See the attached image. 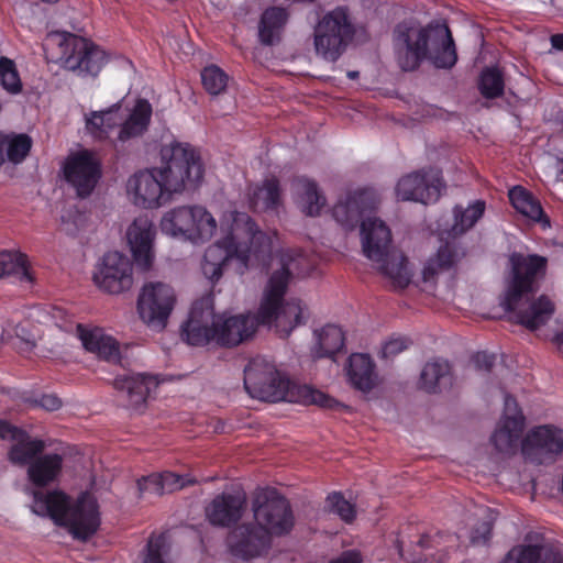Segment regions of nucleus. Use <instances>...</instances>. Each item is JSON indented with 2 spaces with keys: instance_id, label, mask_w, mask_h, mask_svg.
Here are the masks:
<instances>
[{
  "instance_id": "34",
  "label": "nucleus",
  "mask_w": 563,
  "mask_h": 563,
  "mask_svg": "<svg viewBox=\"0 0 563 563\" xmlns=\"http://www.w3.org/2000/svg\"><path fill=\"white\" fill-rule=\"evenodd\" d=\"M509 199L514 208L526 218L541 222L543 227H549L550 222L544 216L540 202L525 188L516 186L509 190Z\"/></svg>"
},
{
  "instance_id": "49",
  "label": "nucleus",
  "mask_w": 563,
  "mask_h": 563,
  "mask_svg": "<svg viewBox=\"0 0 563 563\" xmlns=\"http://www.w3.org/2000/svg\"><path fill=\"white\" fill-rule=\"evenodd\" d=\"M141 492H147L154 495H163L161 474H152L143 477L137 483Z\"/></svg>"
},
{
  "instance_id": "37",
  "label": "nucleus",
  "mask_w": 563,
  "mask_h": 563,
  "mask_svg": "<svg viewBox=\"0 0 563 563\" xmlns=\"http://www.w3.org/2000/svg\"><path fill=\"white\" fill-rule=\"evenodd\" d=\"M1 255H5V262L1 265L3 271V277L9 276L15 279L20 284L31 285L33 283V276L30 271L27 257L20 252L3 251Z\"/></svg>"
},
{
  "instance_id": "32",
  "label": "nucleus",
  "mask_w": 563,
  "mask_h": 563,
  "mask_svg": "<svg viewBox=\"0 0 563 563\" xmlns=\"http://www.w3.org/2000/svg\"><path fill=\"white\" fill-rule=\"evenodd\" d=\"M32 147V139L25 133L0 132V166L9 162L13 165L22 163Z\"/></svg>"
},
{
  "instance_id": "54",
  "label": "nucleus",
  "mask_w": 563,
  "mask_h": 563,
  "mask_svg": "<svg viewBox=\"0 0 563 563\" xmlns=\"http://www.w3.org/2000/svg\"><path fill=\"white\" fill-rule=\"evenodd\" d=\"M474 362L478 368L489 369L494 364V356L485 352H479L474 356Z\"/></svg>"
},
{
  "instance_id": "52",
  "label": "nucleus",
  "mask_w": 563,
  "mask_h": 563,
  "mask_svg": "<svg viewBox=\"0 0 563 563\" xmlns=\"http://www.w3.org/2000/svg\"><path fill=\"white\" fill-rule=\"evenodd\" d=\"M22 430L11 426L4 420H0V438L8 441H14L18 437L22 435Z\"/></svg>"
},
{
  "instance_id": "56",
  "label": "nucleus",
  "mask_w": 563,
  "mask_h": 563,
  "mask_svg": "<svg viewBox=\"0 0 563 563\" xmlns=\"http://www.w3.org/2000/svg\"><path fill=\"white\" fill-rule=\"evenodd\" d=\"M15 335L26 343L33 344L35 341V334L30 331H26L25 327L22 324L16 325Z\"/></svg>"
},
{
  "instance_id": "42",
  "label": "nucleus",
  "mask_w": 563,
  "mask_h": 563,
  "mask_svg": "<svg viewBox=\"0 0 563 563\" xmlns=\"http://www.w3.org/2000/svg\"><path fill=\"white\" fill-rule=\"evenodd\" d=\"M201 81L210 95L218 96L225 91L229 76L220 67L210 65L202 69Z\"/></svg>"
},
{
  "instance_id": "55",
  "label": "nucleus",
  "mask_w": 563,
  "mask_h": 563,
  "mask_svg": "<svg viewBox=\"0 0 563 563\" xmlns=\"http://www.w3.org/2000/svg\"><path fill=\"white\" fill-rule=\"evenodd\" d=\"M330 563H361V558L357 552L349 551L343 553L335 560H332Z\"/></svg>"
},
{
  "instance_id": "19",
  "label": "nucleus",
  "mask_w": 563,
  "mask_h": 563,
  "mask_svg": "<svg viewBox=\"0 0 563 563\" xmlns=\"http://www.w3.org/2000/svg\"><path fill=\"white\" fill-rule=\"evenodd\" d=\"M443 183L437 173H410L396 184V197L402 201L423 205L435 202L441 196Z\"/></svg>"
},
{
  "instance_id": "45",
  "label": "nucleus",
  "mask_w": 563,
  "mask_h": 563,
  "mask_svg": "<svg viewBox=\"0 0 563 563\" xmlns=\"http://www.w3.org/2000/svg\"><path fill=\"white\" fill-rule=\"evenodd\" d=\"M143 563H173L163 537H154L148 540Z\"/></svg>"
},
{
  "instance_id": "4",
  "label": "nucleus",
  "mask_w": 563,
  "mask_h": 563,
  "mask_svg": "<svg viewBox=\"0 0 563 563\" xmlns=\"http://www.w3.org/2000/svg\"><path fill=\"white\" fill-rule=\"evenodd\" d=\"M511 276L507 284L501 306L515 314L519 323L536 330L548 322L554 313V305L547 296L529 299L534 283L544 276L548 260L540 255L514 253L509 257Z\"/></svg>"
},
{
  "instance_id": "27",
  "label": "nucleus",
  "mask_w": 563,
  "mask_h": 563,
  "mask_svg": "<svg viewBox=\"0 0 563 563\" xmlns=\"http://www.w3.org/2000/svg\"><path fill=\"white\" fill-rule=\"evenodd\" d=\"M345 373L349 384L362 393H369L378 385L375 364L367 354L354 353L350 355Z\"/></svg>"
},
{
  "instance_id": "18",
  "label": "nucleus",
  "mask_w": 563,
  "mask_h": 563,
  "mask_svg": "<svg viewBox=\"0 0 563 563\" xmlns=\"http://www.w3.org/2000/svg\"><path fill=\"white\" fill-rule=\"evenodd\" d=\"M156 228L147 216L135 218L128 227L126 243L136 266L142 271H150L155 263Z\"/></svg>"
},
{
  "instance_id": "16",
  "label": "nucleus",
  "mask_w": 563,
  "mask_h": 563,
  "mask_svg": "<svg viewBox=\"0 0 563 563\" xmlns=\"http://www.w3.org/2000/svg\"><path fill=\"white\" fill-rule=\"evenodd\" d=\"M350 23L344 9L338 8L318 23L314 30V48L318 55L334 62L343 52L344 38L350 34Z\"/></svg>"
},
{
  "instance_id": "2",
  "label": "nucleus",
  "mask_w": 563,
  "mask_h": 563,
  "mask_svg": "<svg viewBox=\"0 0 563 563\" xmlns=\"http://www.w3.org/2000/svg\"><path fill=\"white\" fill-rule=\"evenodd\" d=\"M161 155L159 166L136 172L126 180V197L136 208L158 209L174 195L195 188L203 177L200 156L189 144H167Z\"/></svg>"
},
{
  "instance_id": "58",
  "label": "nucleus",
  "mask_w": 563,
  "mask_h": 563,
  "mask_svg": "<svg viewBox=\"0 0 563 563\" xmlns=\"http://www.w3.org/2000/svg\"><path fill=\"white\" fill-rule=\"evenodd\" d=\"M556 342L559 343L560 347H563V332L556 336Z\"/></svg>"
},
{
  "instance_id": "41",
  "label": "nucleus",
  "mask_w": 563,
  "mask_h": 563,
  "mask_svg": "<svg viewBox=\"0 0 563 563\" xmlns=\"http://www.w3.org/2000/svg\"><path fill=\"white\" fill-rule=\"evenodd\" d=\"M38 322L52 323L53 325L65 330L68 333L76 335V327L78 325L70 320L67 313L62 309L54 307L49 311H43L41 309H34L31 313Z\"/></svg>"
},
{
  "instance_id": "40",
  "label": "nucleus",
  "mask_w": 563,
  "mask_h": 563,
  "mask_svg": "<svg viewBox=\"0 0 563 563\" xmlns=\"http://www.w3.org/2000/svg\"><path fill=\"white\" fill-rule=\"evenodd\" d=\"M484 210L485 203L481 200L475 201L464 210L461 208H455V222L451 231L448 233L449 236L455 238L466 232L477 222L478 219L482 218Z\"/></svg>"
},
{
  "instance_id": "51",
  "label": "nucleus",
  "mask_w": 563,
  "mask_h": 563,
  "mask_svg": "<svg viewBox=\"0 0 563 563\" xmlns=\"http://www.w3.org/2000/svg\"><path fill=\"white\" fill-rule=\"evenodd\" d=\"M406 349L407 341L405 339H391L383 345L382 355L385 358H390L401 353Z\"/></svg>"
},
{
  "instance_id": "46",
  "label": "nucleus",
  "mask_w": 563,
  "mask_h": 563,
  "mask_svg": "<svg viewBox=\"0 0 563 563\" xmlns=\"http://www.w3.org/2000/svg\"><path fill=\"white\" fill-rule=\"evenodd\" d=\"M327 505L332 512L339 515L346 522L352 521L355 516L354 507L338 493L328 496Z\"/></svg>"
},
{
  "instance_id": "28",
  "label": "nucleus",
  "mask_w": 563,
  "mask_h": 563,
  "mask_svg": "<svg viewBox=\"0 0 563 563\" xmlns=\"http://www.w3.org/2000/svg\"><path fill=\"white\" fill-rule=\"evenodd\" d=\"M157 386V379L147 374H129L114 379V387L126 394L130 406L135 409L145 404Z\"/></svg>"
},
{
  "instance_id": "14",
  "label": "nucleus",
  "mask_w": 563,
  "mask_h": 563,
  "mask_svg": "<svg viewBox=\"0 0 563 563\" xmlns=\"http://www.w3.org/2000/svg\"><path fill=\"white\" fill-rule=\"evenodd\" d=\"M255 525L269 539L290 531L294 516L289 503L274 492H264L256 496L253 504Z\"/></svg>"
},
{
  "instance_id": "43",
  "label": "nucleus",
  "mask_w": 563,
  "mask_h": 563,
  "mask_svg": "<svg viewBox=\"0 0 563 563\" xmlns=\"http://www.w3.org/2000/svg\"><path fill=\"white\" fill-rule=\"evenodd\" d=\"M479 90L485 98H497L504 91V79L497 68L485 69L479 79Z\"/></svg>"
},
{
  "instance_id": "3",
  "label": "nucleus",
  "mask_w": 563,
  "mask_h": 563,
  "mask_svg": "<svg viewBox=\"0 0 563 563\" xmlns=\"http://www.w3.org/2000/svg\"><path fill=\"white\" fill-rule=\"evenodd\" d=\"M223 236L205 252L201 272L210 282H218L232 260L246 266L252 256L269 251L272 236L256 230L246 213L229 210L221 219Z\"/></svg>"
},
{
  "instance_id": "59",
  "label": "nucleus",
  "mask_w": 563,
  "mask_h": 563,
  "mask_svg": "<svg viewBox=\"0 0 563 563\" xmlns=\"http://www.w3.org/2000/svg\"><path fill=\"white\" fill-rule=\"evenodd\" d=\"M347 76H349V78H351V79H355V78L358 76V73H357V71H349V73H347Z\"/></svg>"
},
{
  "instance_id": "11",
  "label": "nucleus",
  "mask_w": 563,
  "mask_h": 563,
  "mask_svg": "<svg viewBox=\"0 0 563 563\" xmlns=\"http://www.w3.org/2000/svg\"><path fill=\"white\" fill-rule=\"evenodd\" d=\"M161 231L172 238L205 243L218 231V221L199 205L178 206L165 211L159 220Z\"/></svg>"
},
{
  "instance_id": "13",
  "label": "nucleus",
  "mask_w": 563,
  "mask_h": 563,
  "mask_svg": "<svg viewBox=\"0 0 563 563\" xmlns=\"http://www.w3.org/2000/svg\"><path fill=\"white\" fill-rule=\"evenodd\" d=\"M92 282L100 291L108 295L125 294L134 285L133 263L121 252H108L96 264Z\"/></svg>"
},
{
  "instance_id": "9",
  "label": "nucleus",
  "mask_w": 563,
  "mask_h": 563,
  "mask_svg": "<svg viewBox=\"0 0 563 563\" xmlns=\"http://www.w3.org/2000/svg\"><path fill=\"white\" fill-rule=\"evenodd\" d=\"M152 107L146 100H137L132 109L117 104L86 118V128L97 139L124 142L141 135L150 123Z\"/></svg>"
},
{
  "instance_id": "44",
  "label": "nucleus",
  "mask_w": 563,
  "mask_h": 563,
  "mask_svg": "<svg viewBox=\"0 0 563 563\" xmlns=\"http://www.w3.org/2000/svg\"><path fill=\"white\" fill-rule=\"evenodd\" d=\"M0 85L12 95L19 93L22 89L14 63L5 57L0 58Z\"/></svg>"
},
{
  "instance_id": "8",
  "label": "nucleus",
  "mask_w": 563,
  "mask_h": 563,
  "mask_svg": "<svg viewBox=\"0 0 563 563\" xmlns=\"http://www.w3.org/2000/svg\"><path fill=\"white\" fill-rule=\"evenodd\" d=\"M361 242L364 255L395 288L407 287L412 278V267L407 257L393 246L389 227L378 218H367L361 223Z\"/></svg>"
},
{
  "instance_id": "12",
  "label": "nucleus",
  "mask_w": 563,
  "mask_h": 563,
  "mask_svg": "<svg viewBox=\"0 0 563 563\" xmlns=\"http://www.w3.org/2000/svg\"><path fill=\"white\" fill-rule=\"evenodd\" d=\"M175 288L165 282L150 280L142 285L136 297L140 321L152 332H163L177 305Z\"/></svg>"
},
{
  "instance_id": "7",
  "label": "nucleus",
  "mask_w": 563,
  "mask_h": 563,
  "mask_svg": "<svg viewBox=\"0 0 563 563\" xmlns=\"http://www.w3.org/2000/svg\"><path fill=\"white\" fill-rule=\"evenodd\" d=\"M31 510L37 516L51 518L57 526L66 528L80 540L95 534L100 526L99 505L90 493L70 498L60 490L33 492Z\"/></svg>"
},
{
  "instance_id": "6",
  "label": "nucleus",
  "mask_w": 563,
  "mask_h": 563,
  "mask_svg": "<svg viewBox=\"0 0 563 563\" xmlns=\"http://www.w3.org/2000/svg\"><path fill=\"white\" fill-rule=\"evenodd\" d=\"M244 386L253 397L265 401L299 402L332 408L334 399L307 385L289 380L276 365L264 357H255L244 369Z\"/></svg>"
},
{
  "instance_id": "25",
  "label": "nucleus",
  "mask_w": 563,
  "mask_h": 563,
  "mask_svg": "<svg viewBox=\"0 0 563 563\" xmlns=\"http://www.w3.org/2000/svg\"><path fill=\"white\" fill-rule=\"evenodd\" d=\"M246 506L244 493L222 494L217 496L206 508V516L214 526H229L238 521Z\"/></svg>"
},
{
  "instance_id": "53",
  "label": "nucleus",
  "mask_w": 563,
  "mask_h": 563,
  "mask_svg": "<svg viewBox=\"0 0 563 563\" xmlns=\"http://www.w3.org/2000/svg\"><path fill=\"white\" fill-rule=\"evenodd\" d=\"M40 405L46 410L54 411L60 408L62 400L55 395H43Z\"/></svg>"
},
{
  "instance_id": "23",
  "label": "nucleus",
  "mask_w": 563,
  "mask_h": 563,
  "mask_svg": "<svg viewBox=\"0 0 563 563\" xmlns=\"http://www.w3.org/2000/svg\"><path fill=\"white\" fill-rule=\"evenodd\" d=\"M268 545L269 538L256 525L240 526L229 537V547L232 554L242 560L262 555Z\"/></svg>"
},
{
  "instance_id": "24",
  "label": "nucleus",
  "mask_w": 563,
  "mask_h": 563,
  "mask_svg": "<svg viewBox=\"0 0 563 563\" xmlns=\"http://www.w3.org/2000/svg\"><path fill=\"white\" fill-rule=\"evenodd\" d=\"M523 430V417L512 398L505 400V416L492 435V441L499 452L512 451Z\"/></svg>"
},
{
  "instance_id": "38",
  "label": "nucleus",
  "mask_w": 563,
  "mask_h": 563,
  "mask_svg": "<svg viewBox=\"0 0 563 563\" xmlns=\"http://www.w3.org/2000/svg\"><path fill=\"white\" fill-rule=\"evenodd\" d=\"M459 260V254L445 244L440 247L438 253L430 257L422 268V279L432 282L441 272L452 267Z\"/></svg>"
},
{
  "instance_id": "39",
  "label": "nucleus",
  "mask_w": 563,
  "mask_h": 563,
  "mask_svg": "<svg viewBox=\"0 0 563 563\" xmlns=\"http://www.w3.org/2000/svg\"><path fill=\"white\" fill-rule=\"evenodd\" d=\"M280 202V194L276 179H266L262 186L251 194V203L256 210L275 209Z\"/></svg>"
},
{
  "instance_id": "31",
  "label": "nucleus",
  "mask_w": 563,
  "mask_h": 563,
  "mask_svg": "<svg viewBox=\"0 0 563 563\" xmlns=\"http://www.w3.org/2000/svg\"><path fill=\"white\" fill-rule=\"evenodd\" d=\"M297 206L307 216H318L325 206V198L317 185L307 179L299 178L292 185Z\"/></svg>"
},
{
  "instance_id": "1",
  "label": "nucleus",
  "mask_w": 563,
  "mask_h": 563,
  "mask_svg": "<svg viewBox=\"0 0 563 563\" xmlns=\"http://www.w3.org/2000/svg\"><path fill=\"white\" fill-rule=\"evenodd\" d=\"M271 276L264 289L256 316L221 313L218 343L234 346L254 335L260 324L287 338L307 318V308L299 299L285 301L284 295L292 274L298 271V260L282 253L271 260Z\"/></svg>"
},
{
  "instance_id": "15",
  "label": "nucleus",
  "mask_w": 563,
  "mask_h": 563,
  "mask_svg": "<svg viewBox=\"0 0 563 563\" xmlns=\"http://www.w3.org/2000/svg\"><path fill=\"white\" fill-rule=\"evenodd\" d=\"M221 313H216L211 297L197 300L181 327V338L189 345L202 346L210 342L218 343Z\"/></svg>"
},
{
  "instance_id": "35",
  "label": "nucleus",
  "mask_w": 563,
  "mask_h": 563,
  "mask_svg": "<svg viewBox=\"0 0 563 563\" xmlns=\"http://www.w3.org/2000/svg\"><path fill=\"white\" fill-rule=\"evenodd\" d=\"M286 22L287 13L285 10L275 7L265 10L258 25L261 42L266 45L277 42Z\"/></svg>"
},
{
  "instance_id": "29",
  "label": "nucleus",
  "mask_w": 563,
  "mask_h": 563,
  "mask_svg": "<svg viewBox=\"0 0 563 563\" xmlns=\"http://www.w3.org/2000/svg\"><path fill=\"white\" fill-rule=\"evenodd\" d=\"M453 384L450 364L444 360H433L424 364L419 388L427 393H439L449 389Z\"/></svg>"
},
{
  "instance_id": "33",
  "label": "nucleus",
  "mask_w": 563,
  "mask_h": 563,
  "mask_svg": "<svg viewBox=\"0 0 563 563\" xmlns=\"http://www.w3.org/2000/svg\"><path fill=\"white\" fill-rule=\"evenodd\" d=\"M63 459L58 454H46L35 459L27 468V477L35 486H46L57 479Z\"/></svg>"
},
{
  "instance_id": "10",
  "label": "nucleus",
  "mask_w": 563,
  "mask_h": 563,
  "mask_svg": "<svg viewBox=\"0 0 563 563\" xmlns=\"http://www.w3.org/2000/svg\"><path fill=\"white\" fill-rule=\"evenodd\" d=\"M47 47H58V62L81 77H96L107 63L106 53L87 38L67 32H52Z\"/></svg>"
},
{
  "instance_id": "48",
  "label": "nucleus",
  "mask_w": 563,
  "mask_h": 563,
  "mask_svg": "<svg viewBox=\"0 0 563 563\" xmlns=\"http://www.w3.org/2000/svg\"><path fill=\"white\" fill-rule=\"evenodd\" d=\"M86 218L78 211H69L67 214L62 217V230L69 235H74L79 232L84 227Z\"/></svg>"
},
{
  "instance_id": "17",
  "label": "nucleus",
  "mask_w": 563,
  "mask_h": 563,
  "mask_svg": "<svg viewBox=\"0 0 563 563\" xmlns=\"http://www.w3.org/2000/svg\"><path fill=\"white\" fill-rule=\"evenodd\" d=\"M66 180L81 197L88 196L101 176V164L97 155L88 150L70 153L63 166Z\"/></svg>"
},
{
  "instance_id": "20",
  "label": "nucleus",
  "mask_w": 563,
  "mask_h": 563,
  "mask_svg": "<svg viewBox=\"0 0 563 563\" xmlns=\"http://www.w3.org/2000/svg\"><path fill=\"white\" fill-rule=\"evenodd\" d=\"M499 563H563V553L542 534L528 533L523 541L509 550Z\"/></svg>"
},
{
  "instance_id": "21",
  "label": "nucleus",
  "mask_w": 563,
  "mask_h": 563,
  "mask_svg": "<svg viewBox=\"0 0 563 563\" xmlns=\"http://www.w3.org/2000/svg\"><path fill=\"white\" fill-rule=\"evenodd\" d=\"M562 452L563 430L552 424L533 428L522 441V453L539 463Z\"/></svg>"
},
{
  "instance_id": "50",
  "label": "nucleus",
  "mask_w": 563,
  "mask_h": 563,
  "mask_svg": "<svg viewBox=\"0 0 563 563\" xmlns=\"http://www.w3.org/2000/svg\"><path fill=\"white\" fill-rule=\"evenodd\" d=\"M481 512L483 514V517L486 518L487 510L482 509ZM492 531V522L487 519L483 520L479 526L472 532L471 534V541L472 543H485Z\"/></svg>"
},
{
  "instance_id": "36",
  "label": "nucleus",
  "mask_w": 563,
  "mask_h": 563,
  "mask_svg": "<svg viewBox=\"0 0 563 563\" xmlns=\"http://www.w3.org/2000/svg\"><path fill=\"white\" fill-rule=\"evenodd\" d=\"M44 450V442L31 439L24 431L18 437L9 451V459L12 463L24 465L31 464L35 456Z\"/></svg>"
},
{
  "instance_id": "47",
  "label": "nucleus",
  "mask_w": 563,
  "mask_h": 563,
  "mask_svg": "<svg viewBox=\"0 0 563 563\" xmlns=\"http://www.w3.org/2000/svg\"><path fill=\"white\" fill-rule=\"evenodd\" d=\"M163 494L173 493L185 486L191 485L195 481L188 476H179L172 472L161 474Z\"/></svg>"
},
{
  "instance_id": "5",
  "label": "nucleus",
  "mask_w": 563,
  "mask_h": 563,
  "mask_svg": "<svg viewBox=\"0 0 563 563\" xmlns=\"http://www.w3.org/2000/svg\"><path fill=\"white\" fill-rule=\"evenodd\" d=\"M394 45L404 70L415 69L422 58H429L438 68H450L457 59L452 34L444 24L423 29L401 23L395 30Z\"/></svg>"
},
{
  "instance_id": "26",
  "label": "nucleus",
  "mask_w": 563,
  "mask_h": 563,
  "mask_svg": "<svg viewBox=\"0 0 563 563\" xmlns=\"http://www.w3.org/2000/svg\"><path fill=\"white\" fill-rule=\"evenodd\" d=\"M76 336L82 346L99 358L108 362H118L121 356L119 343L114 338L104 333L99 328L87 329L82 325L76 327Z\"/></svg>"
},
{
  "instance_id": "57",
  "label": "nucleus",
  "mask_w": 563,
  "mask_h": 563,
  "mask_svg": "<svg viewBox=\"0 0 563 563\" xmlns=\"http://www.w3.org/2000/svg\"><path fill=\"white\" fill-rule=\"evenodd\" d=\"M551 44L554 48L563 51V34H555L551 37Z\"/></svg>"
},
{
  "instance_id": "30",
  "label": "nucleus",
  "mask_w": 563,
  "mask_h": 563,
  "mask_svg": "<svg viewBox=\"0 0 563 563\" xmlns=\"http://www.w3.org/2000/svg\"><path fill=\"white\" fill-rule=\"evenodd\" d=\"M314 340L311 350L313 357H333L344 347L345 335L340 327L327 324L314 331Z\"/></svg>"
},
{
  "instance_id": "22",
  "label": "nucleus",
  "mask_w": 563,
  "mask_h": 563,
  "mask_svg": "<svg viewBox=\"0 0 563 563\" xmlns=\"http://www.w3.org/2000/svg\"><path fill=\"white\" fill-rule=\"evenodd\" d=\"M378 202L379 197L373 189H356L340 197L332 209V214L342 227L352 229Z\"/></svg>"
}]
</instances>
